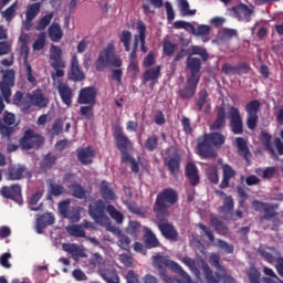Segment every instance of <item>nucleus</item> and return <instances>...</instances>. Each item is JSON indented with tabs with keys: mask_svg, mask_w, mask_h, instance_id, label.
I'll return each mask as SVG.
<instances>
[{
	"mask_svg": "<svg viewBox=\"0 0 283 283\" xmlns=\"http://www.w3.org/2000/svg\"><path fill=\"white\" fill-rule=\"evenodd\" d=\"M12 103L15 105V107L30 109V98L28 97V93L23 94V92L17 91L13 95Z\"/></svg>",
	"mask_w": 283,
	"mask_h": 283,
	"instance_id": "obj_34",
	"label": "nucleus"
},
{
	"mask_svg": "<svg viewBox=\"0 0 283 283\" xmlns=\"http://www.w3.org/2000/svg\"><path fill=\"white\" fill-rule=\"evenodd\" d=\"M186 178H188L191 187L200 185V175H198V166L193 163H188L185 168Z\"/></svg>",
	"mask_w": 283,
	"mask_h": 283,
	"instance_id": "obj_24",
	"label": "nucleus"
},
{
	"mask_svg": "<svg viewBox=\"0 0 283 283\" xmlns=\"http://www.w3.org/2000/svg\"><path fill=\"white\" fill-rule=\"evenodd\" d=\"M221 169H222V181L219 185V187L220 189H229L231 178H234L237 176V172L233 169V167H231V165L229 164H223L221 166Z\"/></svg>",
	"mask_w": 283,
	"mask_h": 283,
	"instance_id": "obj_23",
	"label": "nucleus"
},
{
	"mask_svg": "<svg viewBox=\"0 0 283 283\" xmlns=\"http://www.w3.org/2000/svg\"><path fill=\"white\" fill-rule=\"evenodd\" d=\"M186 67L190 72L189 78L200 81V76H198V74H200V70L202 69V61L200 57L188 56L186 59Z\"/></svg>",
	"mask_w": 283,
	"mask_h": 283,
	"instance_id": "obj_20",
	"label": "nucleus"
},
{
	"mask_svg": "<svg viewBox=\"0 0 283 283\" xmlns=\"http://www.w3.org/2000/svg\"><path fill=\"white\" fill-rule=\"evenodd\" d=\"M182 163V156L180 153L175 151L172 156L165 159V167L170 171V176H177L180 172V165Z\"/></svg>",
	"mask_w": 283,
	"mask_h": 283,
	"instance_id": "obj_18",
	"label": "nucleus"
},
{
	"mask_svg": "<svg viewBox=\"0 0 283 283\" xmlns=\"http://www.w3.org/2000/svg\"><path fill=\"white\" fill-rule=\"evenodd\" d=\"M101 276L106 283H119L120 277H118V274L116 272H102Z\"/></svg>",
	"mask_w": 283,
	"mask_h": 283,
	"instance_id": "obj_56",
	"label": "nucleus"
},
{
	"mask_svg": "<svg viewBox=\"0 0 283 283\" xmlns=\"http://www.w3.org/2000/svg\"><path fill=\"white\" fill-rule=\"evenodd\" d=\"M255 174L261 176V178L269 180L275 176V167H266L265 169L256 168Z\"/></svg>",
	"mask_w": 283,
	"mask_h": 283,
	"instance_id": "obj_52",
	"label": "nucleus"
},
{
	"mask_svg": "<svg viewBox=\"0 0 283 283\" xmlns=\"http://www.w3.org/2000/svg\"><path fill=\"white\" fill-rule=\"evenodd\" d=\"M96 158V150L92 146L77 149V160L81 165H92Z\"/></svg>",
	"mask_w": 283,
	"mask_h": 283,
	"instance_id": "obj_21",
	"label": "nucleus"
},
{
	"mask_svg": "<svg viewBox=\"0 0 283 283\" xmlns=\"http://www.w3.org/2000/svg\"><path fill=\"white\" fill-rule=\"evenodd\" d=\"M201 271L205 275L207 283H220V281H222L223 283H235V279L227 273V269H223V271L221 272H216L213 275V270H211L209 263L203 261L201 263Z\"/></svg>",
	"mask_w": 283,
	"mask_h": 283,
	"instance_id": "obj_8",
	"label": "nucleus"
},
{
	"mask_svg": "<svg viewBox=\"0 0 283 283\" xmlns=\"http://www.w3.org/2000/svg\"><path fill=\"white\" fill-rule=\"evenodd\" d=\"M107 65H112L113 67H122L123 60L116 56L114 51V45L108 44L101 53L98 59L96 60L95 67L97 72H103Z\"/></svg>",
	"mask_w": 283,
	"mask_h": 283,
	"instance_id": "obj_5",
	"label": "nucleus"
},
{
	"mask_svg": "<svg viewBox=\"0 0 283 283\" xmlns=\"http://www.w3.org/2000/svg\"><path fill=\"white\" fill-rule=\"evenodd\" d=\"M222 74H226V76H235L237 74V66H233L229 63H224L221 66Z\"/></svg>",
	"mask_w": 283,
	"mask_h": 283,
	"instance_id": "obj_63",
	"label": "nucleus"
},
{
	"mask_svg": "<svg viewBox=\"0 0 283 283\" xmlns=\"http://www.w3.org/2000/svg\"><path fill=\"white\" fill-rule=\"evenodd\" d=\"M50 133L52 134V136H59L60 134H63V119L62 118L55 119Z\"/></svg>",
	"mask_w": 283,
	"mask_h": 283,
	"instance_id": "obj_59",
	"label": "nucleus"
},
{
	"mask_svg": "<svg viewBox=\"0 0 283 283\" xmlns=\"http://www.w3.org/2000/svg\"><path fill=\"white\" fill-rule=\"evenodd\" d=\"M235 207V202L233 201V197L229 196L224 198L223 205L219 207L220 213H233V209Z\"/></svg>",
	"mask_w": 283,
	"mask_h": 283,
	"instance_id": "obj_46",
	"label": "nucleus"
},
{
	"mask_svg": "<svg viewBox=\"0 0 283 283\" xmlns=\"http://www.w3.org/2000/svg\"><path fill=\"white\" fill-rule=\"evenodd\" d=\"M3 109H6V104L3 103V97L0 95V116L3 114ZM0 135L2 138L10 140V138H12L14 135V127L6 126L0 119Z\"/></svg>",
	"mask_w": 283,
	"mask_h": 283,
	"instance_id": "obj_29",
	"label": "nucleus"
},
{
	"mask_svg": "<svg viewBox=\"0 0 283 283\" xmlns=\"http://www.w3.org/2000/svg\"><path fill=\"white\" fill-rule=\"evenodd\" d=\"M227 127V109L224 106H220L217 111V117L212 123L211 129H224Z\"/></svg>",
	"mask_w": 283,
	"mask_h": 283,
	"instance_id": "obj_28",
	"label": "nucleus"
},
{
	"mask_svg": "<svg viewBox=\"0 0 283 283\" xmlns=\"http://www.w3.org/2000/svg\"><path fill=\"white\" fill-rule=\"evenodd\" d=\"M99 193L103 200H111L114 201L116 200V192L112 189V186L109 185V181L107 180H102L99 185Z\"/></svg>",
	"mask_w": 283,
	"mask_h": 283,
	"instance_id": "obj_33",
	"label": "nucleus"
},
{
	"mask_svg": "<svg viewBox=\"0 0 283 283\" xmlns=\"http://www.w3.org/2000/svg\"><path fill=\"white\" fill-rule=\"evenodd\" d=\"M67 189L69 196L77 198V200H85V198H87V191L78 182H73L72 185L67 186Z\"/></svg>",
	"mask_w": 283,
	"mask_h": 283,
	"instance_id": "obj_32",
	"label": "nucleus"
},
{
	"mask_svg": "<svg viewBox=\"0 0 283 283\" xmlns=\"http://www.w3.org/2000/svg\"><path fill=\"white\" fill-rule=\"evenodd\" d=\"M144 244L146 249H157V247H160V241L149 228L144 233Z\"/></svg>",
	"mask_w": 283,
	"mask_h": 283,
	"instance_id": "obj_35",
	"label": "nucleus"
},
{
	"mask_svg": "<svg viewBox=\"0 0 283 283\" xmlns=\"http://www.w3.org/2000/svg\"><path fill=\"white\" fill-rule=\"evenodd\" d=\"M164 54L166 56H174L176 50L178 49V44L171 43L169 40L164 41L163 43Z\"/></svg>",
	"mask_w": 283,
	"mask_h": 283,
	"instance_id": "obj_54",
	"label": "nucleus"
},
{
	"mask_svg": "<svg viewBox=\"0 0 283 283\" xmlns=\"http://www.w3.org/2000/svg\"><path fill=\"white\" fill-rule=\"evenodd\" d=\"M275 209H277V205L268 202L263 209L264 216L261 217V220H273V218H277L280 213Z\"/></svg>",
	"mask_w": 283,
	"mask_h": 283,
	"instance_id": "obj_43",
	"label": "nucleus"
},
{
	"mask_svg": "<svg viewBox=\"0 0 283 283\" xmlns=\"http://www.w3.org/2000/svg\"><path fill=\"white\" fill-rule=\"evenodd\" d=\"M107 203L103 200L92 201L88 206V213L91 218L102 227L109 224V217H107Z\"/></svg>",
	"mask_w": 283,
	"mask_h": 283,
	"instance_id": "obj_6",
	"label": "nucleus"
},
{
	"mask_svg": "<svg viewBox=\"0 0 283 283\" xmlns=\"http://www.w3.org/2000/svg\"><path fill=\"white\" fill-rule=\"evenodd\" d=\"M30 107H39L40 109H44L50 105V99L43 94L41 88L34 90L32 93H28Z\"/></svg>",
	"mask_w": 283,
	"mask_h": 283,
	"instance_id": "obj_15",
	"label": "nucleus"
},
{
	"mask_svg": "<svg viewBox=\"0 0 283 283\" xmlns=\"http://www.w3.org/2000/svg\"><path fill=\"white\" fill-rule=\"evenodd\" d=\"M220 36L221 39H233V36H238V31L234 30V29H228V28H223L221 31H220Z\"/></svg>",
	"mask_w": 283,
	"mask_h": 283,
	"instance_id": "obj_64",
	"label": "nucleus"
},
{
	"mask_svg": "<svg viewBox=\"0 0 283 283\" xmlns=\"http://www.w3.org/2000/svg\"><path fill=\"white\" fill-rule=\"evenodd\" d=\"M106 212L108 213V216H111L112 220H115L117 224H123V222L125 221V214L118 211V209H116L114 205L108 203L106 206Z\"/></svg>",
	"mask_w": 283,
	"mask_h": 283,
	"instance_id": "obj_39",
	"label": "nucleus"
},
{
	"mask_svg": "<svg viewBox=\"0 0 283 283\" xmlns=\"http://www.w3.org/2000/svg\"><path fill=\"white\" fill-rule=\"evenodd\" d=\"M237 149L239 156H242L247 163H251V150H249V145L243 137L235 138Z\"/></svg>",
	"mask_w": 283,
	"mask_h": 283,
	"instance_id": "obj_30",
	"label": "nucleus"
},
{
	"mask_svg": "<svg viewBox=\"0 0 283 283\" xmlns=\"http://www.w3.org/2000/svg\"><path fill=\"white\" fill-rule=\"evenodd\" d=\"M49 63L55 72L51 73L52 81H56V78H63L65 76V60H63V50L60 46L54 44L51 45L50 49V57Z\"/></svg>",
	"mask_w": 283,
	"mask_h": 283,
	"instance_id": "obj_4",
	"label": "nucleus"
},
{
	"mask_svg": "<svg viewBox=\"0 0 283 283\" xmlns=\"http://www.w3.org/2000/svg\"><path fill=\"white\" fill-rule=\"evenodd\" d=\"M210 222L214 229V231H217V233H219V235H224L228 233L229 229L222 224V221H220V219H218V217H211Z\"/></svg>",
	"mask_w": 283,
	"mask_h": 283,
	"instance_id": "obj_49",
	"label": "nucleus"
},
{
	"mask_svg": "<svg viewBox=\"0 0 283 283\" xmlns=\"http://www.w3.org/2000/svg\"><path fill=\"white\" fill-rule=\"evenodd\" d=\"M119 42L123 43L125 52H130L132 50V33L129 30H124L119 34Z\"/></svg>",
	"mask_w": 283,
	"mask_h": 283,
	"instance_id": "obj_44",
	"label": "nucleus"
},
{
	"mask_svg": "<svg viewBox=\"0 0 283 283\" xmlns=\"http://www.w3.org/2000/svg\"><path fill=\"white\" fill-rule=\"evenodd\" d=\"M43 145H45V137L41 134H36L32 128L27 129L20 138V147L25 151H30V149H41Z\"/></svg>",
	"mask_w": 283,
	"mask_h": 283,
	"instance_id": "obj_7",
	"label": "nucleus"
},
{
	"mask_svg": "<svg viewBox=\"0 0 283 283\" xmlns=\"http://www.w3.org/2000/svg\"><path fill=\"white\" fill-rule=\"evenodd\" d=\"M137 30H138V36H139V42H140V51L143 54H147V45L146 39H147V25H145V22L143 20L137 21Z\"/></svg>",
	"mask_w": 283,
	"mask_h": 283,
	"instance_id": "obj_36",
	"label": "nucleus"
},
{
	"mask_svg": "<svg viewBox=\"0 0 283 283\" xmlns=\"http://www.w3.org/2000/svg\"><path fill=\"white\" fill-rule=\"evenodd\" d=\"M56 160H59V157L56 155H45L43 158V167H45V169H52V167H54L56 165Z\"/></svg>",
	"mask_w": 283,
	"mask_h": 283,
	"instance_id": "obj_58",
	"label": "nucleus"
},
{
	"mask_svg": "<svg viewBox=\"0 0 283 283\" xmlns=\"http://www.w3.org/2000/svg\"><path fill=\"white\" fill-rule=\"evenodd\" d=\"M53 19H54L53 12L45 14L38 21V23L35 25V30H38V31L45 30L48 28V25H50V23H52Z\"/></svg>",
	"mask_w": 283,
	"mask_h": 283,
	"instance_id": "obj_48",
	"label": "nucleus"
},
{
	"mask_svg": "<svg viewBox=\"0 0 283 283\" xmlns=\"http://www.w3.org/2000/svg\"><path fill=\"white\" fill-rule=\"evenodd\" d=\"M260 107L261 104L258 99L250 101L248 104H245V112L248 114L245 123L248 129L253 130L255 127H258V113L260 112Z\"/></svg>",
	"mask_w": 283,
	"mask_h": 283,
	"instance_id": "obj_12",
	"label": "nucleus"
},
{
	"mask_svg": "<svg viewBox=\"0 0 283 283\" xmlns=\"http://www.w3.org/2000/svg\"><path fill=\"white\" fill-rule=\"evenodd\" d=\"M108 231L114 233V235H117V245L119 249H123V251H129V245L132 244V239H129V237L123 233V231L115 226H108Z\"/></svg>",
	"mask_w": 283,
	"mask_h": 283,
	"instance_id": "obj_22",
	"label": "nucleus"
},
{
	"mask_svg": "<svg viewBox=\"0 0 283 283\" xmlns=\"http://www.w3.org/2000/svg\"><path fill=\"white\" fill-rule=\"evenodd\" d=\"M57 91L62 103L66 105V107H72V88L67 86V84L60 83Z\"/></svg>",
	"mask_w": 283,
	"mask_h": 283,
	"instance_id": "obj_27",
	"label": "nucleus"
},
{
	"mask_svg": "<svg viewBox=\"0 0 283 283\" xmlns=\"http://www.w3.org/2000/svg\"><path fill=\"white\" fill-rule=\"evenodd\" d=\"M178 205V191L174 188H165L158 192L153 211L155 213L154 224L159 229L163 238L169 240L170 242H178L180 240V234L176 227L169 223V218L171 216V207Z\"/></svg>",
	"mask_w": 283,
	"mask_h": 283,
	"instance_id": "obj_1",
	"label": "nucleus"
},
{
	"mask_svg": "<svg viewBox=\"0 0 283 283\" xmlns=\"http://www.w3.org/2000/svg\"><path fill=\"white\" fill-rule=\"evenodd\" d=\"M18 3L13 2L10 7H8L4 11H1L0 14L2 19L7 21V23H11L12 19L17 17V8Z\"/></svg>",
	"mask_w": 283,
	"mask_h": 283,
	"instance_id": "obj_42",
	"label": "nucleus"
},
{
	"mask_svg": "<svg viewBox=\"0 0 283 283\" xmlns=\"http://www.w3.org/2000/svg\"><path fill=\"white\" fill-rule=\"evenodd\" d=\"M209 264H211V266L216 269L217 273L224 271V265L220 264V254L218 252L210 253Z\"/></svg>",
	"mask_w": 283,
	"mask_h": 283,
	"instance_id": "obj_47",
	"label": "nucleus"
},
{
	"mask_svg": "<svg viewBox=\"0 0 283 283\" xmlns=\"http://www.w3.org/2000/svg\"><path fill=\"white\" fill-rule=\"evenodd\" d=\"M80 114L81 116H83V118H86V120H90V118L94 116V105L87 104V106H81Z\"/></svg>",
	"mask_w": 283,
	"mask_h": 283,
	"instance_id": "obj_55",
	"label": "nucleus"
},
{
	"mask_svg": "<svg viewBox=\"0 0 283 283\" xmlns=\"http://www.w3.org/2000/svg\"><path fill=\"white\" fill-rule=\"evenodd\" d=\"M50 193H51V196L59 198V196H63V195L67 193V190H65V187L63 185H59L56 182H51L50 184Z\"/></svg>",
	"mask_w": 283,
	"mask_h": 283,
	"instance_id": "obj_51",
	"label": "nucleus"
},
{
	"mask_svg": "<svg viewBox=\"0 0 283 283\" xmlns=\"http://www.w3.org/2000/svg\"><path fill=\"white\" fill-rule=\"evenodd\" d=\"M158 135L154 134L147 137L144 147L146 151H156L158 149Z\"/></svg>",
	"mask_w": 283,
	"mask_h": 283,
	"instance_id": "obj_45",
	"label": "nucleus"
},
{
	"mask_svg": "<svg viewBox=\"0 0 283 283\" xmlns=\"http://www.w3.org/2000/svg\"><path fill=\"white\" fill-rule=\"evenodd\" d=\"M59 212L61 216H63V218H67L69 220H74L78 216V212L70 210V201L67 200L59 203Z\"/></svg>",
	"mask_w": 283,
	"mask_h": 283,
	"instance_id": "obj_38",
	"label": "nucleus"
},
{
	"mask_svg": "<svg viewBox=\"0 0 283 283\" xmlns=\"http://www.w3.org/2000/svg\"><path fill=\"white\" fill-rule=\"evenodd\" d=\"M234 12V17L239 19V21H245L249 23L251 21V14H253V10L249 8L247 4H239L232 8Z\"/></svg>",
	"mask_w": 283,
	"mask_h": 283,
	"instance_id": "obj_26",
	"label": "nucleus"
},
{
	"mask_svg": "<svg viewBox=\"0 0 283 283\" xmlns=\"http://www.w3.org/2000/svg\"><path fill=\"white\" fill-rule=\"evenodd\" d=\"M229 127L235 136L244 134V120L240 114V108L231 106L228 113Z\"/></svg>",
	"mask_w": 283,
	"mask_h": 283,
	"instance_id": "obj_9",
	"label": "nucleus"
},
{
	"mask_svg": "<svg viewBox=\"0 0 283 283\" xmlns=\"http://www.w3.org/2000/svg\"><path fill=\"white\" fill-rule=\"evenodd\" d=\"M161 70H163V66H160V65H157L155 67H150V69L146 70L143 74L144 82L145 83H149L150 81L153 83L158 82V80L161 76Z\"/></svg>",
	"mask_w": 283,
	"mask_h": 283,
	"instance_id": "obj_31",
	"label": "nucleus"
},
{
	"mask_svg": "<svg viewBox=\"0 0 283 283\" xmlns=\"http://www.w3.org/2000/svg\"><path fill=\"white\" fill-rule=\"evenodd\" d=\"M43 48H45V33H40L35 42L33 43L32 49L34 50V52H41Z\"/></svg>",
	"mask_w": 283,
	"mask_h": 283,
	"instance_id": "obj_57",
	"label": "nucleus"
},
{
	"mask_svg": "<svg viewBox=\"0 0 283 283\" xmlns=\"http://www.w3.org/2000/svg\"><path fill=\"white\" fill-rule=\"evenodd\" d=\"M227 138L222 133H209L203 137L198 138L197 151L201 158H216L218 154L213 150V147H220L224 145Z\"/></svg>",
	"mask_w": 283,
	"mask_h": 283,
	"instance_id": "obj_3",
	"label": "nucleus"
},
{
	"mask_svg": "<svg viewBox=\"0 0 283 283\" xmlns=\"http://www.w3.org/2000/svg\"><path fill=\"white\" fill-rule=\"evenodd\" d=\"M140 222L130 221L126 228V233L132 235V238H138V233H140Z\"/></svg>",
	"mask_w": 283,
	"mask_h": 283,
	"instance_id": "obj_50",
	"label": "nucleus"
},
{
	"mask_svg": "<svg viewBox=\"0 0 283 283\" xmlns=\"http://www.w3.org/2000/svg\"><path fill=\"white\" fill-rule=\"evenodd\" d=\"M14 85V71L8 70L2 75V81L0 82V94L7 105H10L12 97V86Z\"/></svg>",
	"mask_w": 283,
	"mask_h": 283,
	"instance_id": "obj_10",
	"label": "nucleus"
},
{
	"mask_svg": "<svg viewBox=\"0 0 283 283\" xmlns=\"http://www.w3.org/2000/svg\"><path fill=\"white\" fill-rule=\"evenodd\" d=\"M6 180L17 181L23 180L28 176V167L25 165H10L4 174Z\"/></svg>",
	"mask_w": 283,
	"mask_h": 283,
	"instance_id": "obj_14",
	"label": "nucleus"
},
{
	"mask_svg": "<svg viewBox=\"0 0 283 283\" xmlns=\"http://www.w3.org/2000/svg\"><path fill=\"white\" fill-rule=\"evenodd\" d=\"M153 264L155 269H157L158 275L160 280H163V282H172L171 276L167 274V269H170L172 273H177V275H180L181 280L179 281V283H193V281H191V276H189V274L182 269V266L167 256H154Z\"/></svg>",
	"mask_w": 283,
	"mask_h": 283,
	"instance_id": "obj_2",
	"label": "nucleus"
},
{
	"mask_svg": "<svg viewBox=\"0 0 283 283\" xmlns=\"http://www.w3.org/2000/svg\"><path fill=\"white\" fill-rule=\"evenodd\" d=\"M69 78L70 81H73V83H81V81H85V73L81 69V64H78V57L76 55L71 59Z\"/></svg>",
	"mask_w": 283,
	"mask_h": 283,
	"instance_id": "obj_17",
	"label": "nucleus"
},
{
	"mask_svg": "<svg viewBox=\"0 0 283 283\" xmlns=\"http://www.w3.org/2000/svg\"><path fill=\"white\" fill-rule=\"evenodd\" d=\"M237 193L239 196V207L243 208L244 202L249 200V193H247V190L242 186L237 187Z\"/></svg>",
	"mask_w": 283,
	"mask_h": 283,
	"instance_id": "obj_60",
	"label": "nucleus"
},
{
	"mask_svg": "<svg viewBox=\"0 0 283 283\" xmlns=\"http://www.w3.org/2000/svg\"><path fill=\"white\" fill-rule=\"evenodd\" d=\"M41 12V2H35L27 6L25 18L28 21H33Z\"/></svg>",
	"mask_w": 283,
	"mask_h": 283,
	"instance_id": "obj_41",
	"label": "nucleus"
},
{
	"mask_svg": "<svg viewBox=\"0 0 283 283\" xmlns=\"http://www.w3.org/2000/svg\"><path fill=\"white\" fill-rule=\"evenodd\" d=\"M186 52L188 56H200L202 61H209V53H207V49L203 46L191 45Z\"/></svg>",
	"mask_w": 283,
	"mask_h": 283,
	"instance_id": "obj_37",
	"label": "nucleus"
},
{
	"mask_svg": "<svg viewBox=\"0 0 283 283\" xmlns=\"http://www.w3.org/2000/svg\"><path fill=\"white\" fill-rule=\"evenodd\" d=\"M248 279L250 283H260V271L255 268H250L248 271Z\"/></svg>",
	"mask_w": 283,
	"mask_h": 283,
	"instance_id": "obj_62",
	"label": "nucleus"
},
{
	"mask_svg": "<svg viewBox=\"0 0 283 283\" xmlns=\"http://www.w3.org/2000/svg\"><path fill=\"white\" fill-rule=\"evenodd\" d=\"M96 88L94 86H87L78 92L77 103L78 105H96Z\"/></svg>",
	"mask_w": 283,
	"mask_h": 283,
	"instance_id": "obj_16",
	"label": "nucleus"
},
{
	"mask_svg": "<svg viewBox=\"0 0 283 283\" xmlns=\"http://www.w3.org/2000/svg\"><path fill=\"white\" fill-rule=\"evenodd\" d=\"M198 83L200 81L188 77L187 85L178 91V96L181 97L182 101H189L196 96V90H198Z\"/></svg>",
	"mask_w": 283,
	"mask_h": 283,
	"instance_id": "obj_19",
	"label": "nucleus"
},
{
	"mask_svg": "<svg viewBox=\"0 0 283 283\" xmlns=\"http://www.w3.org/2000/svg\"><path fill=\"white\" fill-rule=\"evenodd\" d=\"M49 36L51 41H53L54 43H59V41L63 39V30L61 29V24L52 23L49 27Z\"/></svg>",
	"mask_w": 283,
	"mask_h": 283,
	"instance_id": "obj_40",
	"label": "nucleus"
},
{
	"mask_svg": "<svg viewBox=\"0 0 283 283\" xmlns=\"http://www.w3.org/2000/svg\"><path fill=\"white\" fill-rule=\"evenodd\" d=\"M113 138L116 143L118 151H132L134 149L132 139L125 135L123 127H120L119 124L113 126Z\"/></svg>",
	"mask_w": 283,
	"mask_h": 283,
	"instance_id": "obj_11",
	"label": "nucleus"
},
{
	"mask_svg": "<svg viewBox=\"0 0 283 283\" xmlns=\"http://www.w3.org/2000/svg\"><path fill=\"white\" fill-rule=\"evenodd\" d=\"M179 7L185 17H193L196 10H189V2L187 0H179Z\"/></svg>",
	"mask_w": 283,
	"mask_h": 283,
	"instance_id": "obj_61",
	"label": "nucleus"
},
{
	"mask_svg": "<svg viewBox=\"0 0 283 283\" xmlns=\"http://www.w3.org/2000/svg\"><path fill=\"white\" fill-rule=\"evenodd\" d=\"M209 98V93L207 92V90H201L199 92V97L196 102V105L199 109V112H202V109H205V105H207V99Z\"/></svg>",
	"mask_w": 283,
	"mask_h": 283,
	"instance_id": "obj_53",
	"label": "nucleus"
},
{
	"mask_svg": "<svg viewBox=\"0 0 283 283\" xmlns=\"http://www.w3.org/2000/svg\"><path fill=\"white\" fill-rule=\"evenodd\" d=\"M0 196L7 200L17 202V205H23V195H21V186L19 184L2 186L0 189Z\"/></svg>",
	"mask_w": 283,
	"mask_h": 283,
	"instance_id": "obj_13",
	"label": "nucleus"
},
{
	"mask_svg": "<svg viewBox=\"0 0 283 283\" xmlns=\"http://www.w3.org/2000/svg\"><path fill=\"white\" fill-rule=\"evenodd\" d=\"M54 214L46 212L44 214H39L36 217V233L41 234L43 233V229H45V227H50L52 224H54Z\"/></svg>",
	"mask_w": 283,
	"mask_h": 283,
	"instance_id": "obj_25",
	"label": "nucleus"
}]
</instances>
